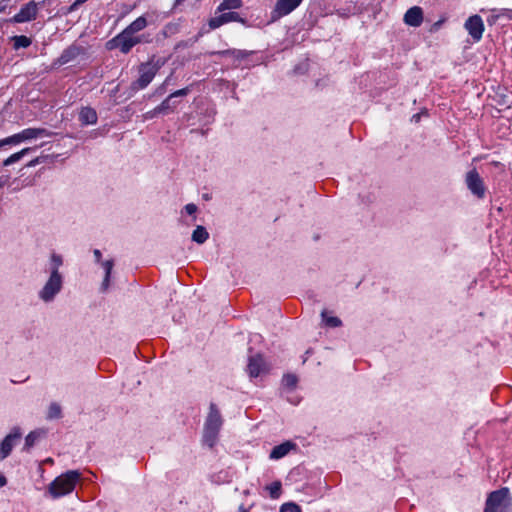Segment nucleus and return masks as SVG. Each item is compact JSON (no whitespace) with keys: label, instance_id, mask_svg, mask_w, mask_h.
<instances>
[{"label":"nucleus","instance_id":"f257e3e1","mask_svg":"<svg viewBox=\"0 0 512 512\" xmlns=\"http://www.w3.org/2000/svg\"><path fill=\"white\" fill-rule=\"evenodd\" d=\"M512 496L507 487L491 492L485 503L484 512H510Z\"/></svg>","mask_w":512,"mask_h":512},{"label":"nucleus","instance_id":"f03ea898","mask_svg":"<svg viewBox=\"0 0 512 512\" xmlns=\"http://www.w3.org/2000/svg\"><path fill=\"white\" fill-rule=\"evenodd\" d=\"M80 474L77 471H68L56 479L49 485V492L53 498L65 496L73 491Z\"/></svg>","mask_w":512,"mask_h":512},{"label":"nucleus","instance_id":"7ed1b4c3","mask_svg":"<svg viewBox=\"0 0 512 512\" xmlns=\"http://www.w3.org/2000/svg\"><path fill=\"white\" fill-rule=\"evenodd\" d=\"M165 64L163 59H150L149 61L140 64L138 79L132 83V88L135 90H142L146 88L154 79L160 68Z\"/></svg>","mask_w":512,"mask_h":512},{"label":"nucleus","instance_id":"20e7f679","mask_svg":"<svg viewBox=\"0 0 512 512\" xmlns=\"http://www.w3.org/2000/svg\"><path fill=\"white\" fill-rule=\"evenodd\" d=\"M222 425V418L221 415L214 403L210 404L209 407V414L205 423L204 427V435L203 439L204 442L209 446L212 447L216 440L219 433V430Z\"/></svg>","mask_w":512,"mask_h":512},{"label":"nucleus","instance_id":"39448f33","mask_svg":"<svg viewBox=\"0 0 512 512\" xmlns=\"http://www.w3.org/2000/svg\"><path fill=\"white\" fill-rule=\"evenodd\" d=\"M141 42L142 38L140 36L131 34L129 31L124 29L113 39L108 41L107 47L109 49L119 48L122 53L127 54L135 45Z\"/></svg>","mask_w":512,"mask_h":512},{"label":"nucleus","instance_id":"423d86ee","mask_svg":"<svg viewBox=\"0 0 512 512\" xmlns=\"http://www.w3.org/2000/svg\"><path fill=\"white\" fill-rule=\"evenodd\" d=\"M62 276L59 271H51V275L44 287L40 291V298L45 302L51 301L54 296L61 290Z\"/></svg>","mask_w":512,"mask_h":512},{"label":"nucleus","instance_id":"0eeeda50","mask_svg":"<svg viewBox=\"0 0 512 512\" xmlns=\"http://www.w3.org/2000/svg\"><path fill=\"white\" fill-rule=\"evenodd\" d=\"M50 136H52V132L44 128H26L16 134L11 135V140L13 141V145H19L26 141Z\"/></svg>","mask_w":512,"mask_h":512},{"label":"nucleus","instance_id":"6e6552de","mask_svg":"<svg viewBox=\"0 0 512 512\" xmlns=\"http://www.w3.org/2000/svg\"><path fill=\"white\" fill-rule=\"evenodd\" d=\"M39 5L40 3H37L35 1L28 2L20 9V11L17 14H15L11 18V22L25 23L35 20L38 15Z\"/></svg>","mask_w":512,"mask_h":512},{"label":"nucleus","instance_id":"1a4fd4ad","mask_svg":"<svg viewBox=\"0 0 512 512\" xmlns=\"http://www.w3.org/2000/svg\"><path fill=\"white\" fill-rule=\"evenodd\" d=\"M303 0H277L271 12L272 20H278L294 11Z\"/></svg>","mask_w":512,"mask_h":512},{"label":"nucleus","instance_id":"9d476101","mask_svg":"<svg viewBox=\"0 0 512 512\" xmlns=\"http://www.w3.org/2000/svg\"><path fill=\"white\" fill-rule=\"evenodd\" d=\"M464 27L475 42H479L481 40L485 26L482 18L479 15L470 16L465 21Z\"/></svg>","mask_w":512,"mask_h":512},{"label":"nucleus","instance_id":"9b49d317","mask_svg":"<svg viewBox=\"0 0 512 512\" xmlns=\"http://www.w3.org/2000/svg\"><path fill=\"white\" fill-rule=\"evenodd\" d=\"M466 185L472 194L477 196L478 198H483L485 195V187L484 183L476 171V169H472L466 175Z\"/></svg>","mask_w":512,"mask_h":512},{"label":"nucleus","instance_id":"f8f14e48","mask_svg":"<svg viewBox=\"0 0 512 512\" xmlns=\"http://www.w3.org/2000/svg\"><path fill=\"white\" fill-rule=\"evenodd\" d=\"M21 437V432L19 430V428H14L10 434H8L4 440L1 442V445H0V454H1V459H4L6 458L10 452L12 451V448L14 446V444L16 443V441H18Z\"/></svg>","mask_w":512,"mask_h":512},{"label":"nucleus","instance_id":"ddd939ff","mask_svg":"<svg viewBox=\"0 0 512 512\" xmlns=\"http://www.w3.org/2000/svg\"><path fill=\"white\" fill-rule=\"evenodd\" d=\"M403 21L411 27H419L423 22V10L419 6H413L404 14Z\"/></svg>","mask_w":512,"mask_h":512},{"label":"nucleus","instance_id":"4468645a","mask_svg":"<svg viewBox=\"0 0 512 512\" xmlns=\"http://www.w3.org/2000/svg\"><path fill=\"white\" fill-rule=\"evenodd\" d=\"M247 371L250 377H258L267 371V365L261 355H255L249 359Z\"/></svg>","mask_w":512,"mask_h":512},{"label":"nucleus","instance_id":"2eb2a0df","mask_svg":"<svg viewBox=\"0 0 512 512\" xmlns=\"http://www.w3.org/2000/svg\"><path fill=\"white\" fill-rule=\"evenodd\" d=\"M229 22H243V20L240 18L239 14L236 12H227L223 13L220 16L213 17L209 20V26L211 29H216L223 24L229 23Z\"/></svg>","mask_w":512,"mask_h":512},{"label":"nucleus","instance_id":"dca6fc26","mask_svg":"<svg viewBox=\"0 0 512 512\" xmlns=\"http://www.w3.org/2000/svg\"><path fill=\"white\" fill-rule=\"evenodd\" d=\"M97 113L90 107H84L79 113V120L83 125H93L97 122Z\"/></svg>","mask_w":512,"mask_h":512},{"label":"nucleus","instance_id":"f3484780","mask_svg":"<svg viewBox=\"0 0 512 512\" xmlns=\"http://www.w3.org/2000/svg\"><path fill=\"white\" fill-rule=\"evenodd\" d=\"M293 447L294 445L290 442H285L280 445H277L270 452V458L275 460L280 459L286 456Z\"/></svg>","mask_w":512,"mask_h":512},{"label":"nucleus","instance_id":"a211bd4d","mask_svg":"<svg viewBox=\"0 0 512 512\" xmlns=\"http://www.w3.org/2000/svg\"><path fill=\"white\" fill-rule=\"evenodd\" d=\"M147 26V20L144 16H140L135 19L130 25H128L125 29L129 31L131 34H136L137 32L143 30Z\"/></svg>","mask_w":512,"mask_h":512},{"label":"nucleus","instance_id":"6ab92c4d","mask_svg":"<svg viewBox=\"0 0 512 512\" xmlns=\"http://www.w3.org/2000/svg\"><path fill=\"white\" fill-rule=\"evenodd\" d=\"M30 151H32V148L26 147L22 150L10 155L8 158H6L3 161V166H10L18 161H20L25 155H27Z\"/></svg>","mask_w":512,"mask_h":512},{"label":"nucleus","instance_id":"aec40b11","mask_svg":"<svg viewBox=\"0 0 512 512\" xmlns=\"http://www.w3.org/2000/svg\"><path fill=\"white\" fill-rule=\"evenodd\" d=\"M208 237L209 233L201 225L197 226L192 233V240L198 244H203L208 239Z\"/></svg>","mask_w":512,"mask_h":512},{"label":"nucleus","instance_id":"412c9836","mask_svg":"<svg viewBox=\"0 0 512 512\" xmlns=\"http://www.w3.org/2000/svg\"><path fill=\"white\" fill-rule=\"evenodd\" d=\"M113 261L112 260H106L104 262H102V267L104 268L105 270V277H104V280H103V283H102V286L104 288V290H106L109 286V281H110V275H111V272H112V269H113Z\"/></svg>","mask_w":512,"mask_h":512},{"label":"nucleus","instance_id":"4be33fe9","mask_svg":"<svg viewBox=\"0 0 512 512\" xmlns=\"http://www.w3.org/2000/svg\"><path fill=\"white\" fill-rule=\"evenodd\" d=\"M241 5V0H223V2L218 6V11L237 9L241 7Z\"/></svg>","mask_w":512,"mask_h":512},{"label":"nucleus","instance_id":"5701e85b","mask_svg":"<svg viewBox=\"0 0 512 512\" xmlns=\"http://www.w3.org/2000/svg\"><path fill=\"white\" fill-rule=\"evenodd\" d=\"M13 42H14L15 49L27 48L31 45V39L24 35L14 36Z\"/></svg>","mask_w":512,"mask_h":512},{"label":"nucleus","instance_id":"b1692460","mask_svg":"<svg viewBox=\"0 0 512 512\" xmlns=\"http://www.w3.org/2000/svg\"><path fill=\"white\" fill-rule=\"evenodd\" d=\"M322 318L325 324L330 327H339L342 324L341 320L338 317L327 316L325 312H322Z\"/></svg>","mask_w":512,"mask_h":512},{"label":"nucleus","instance_id":"393cba45","mask_svg":"<svg viewBox=\"0 0 512 512\" xmlns=\"http://www.w3.org/2000/svg\"><path fill=\"white\" fill-rule=\"evenodd\" d=\"M174 107L171 105V98L168 96L159 106L155 108V113H166L169 110H173Z\"/></svg>","mask_w":512,"mask_h":512},{"label":"nucleus","instance_id":"a878e982","mask_svg":"<svg viewBox=\"0 0 512 512\" xmlns=\"http://www.w3.org/2000/svg\"><path fill=\"white\" fill-rule=\"evenodd\" d=\"M61 415V407L57 403H52L49 406L48 417L50 419L58 418Z\"/></svg>","mask_w":512,"mask_h":512},{"label":"nucleus","instance_id":"bb28decb","mask_svg":"<svg viewBox=\"0 0 512 512\" xmlns=\"http://www.w3.org/2000/svg\"><path fill=\"white\" fill-rule=\"evenodd\" d=\"M269 490V493L272 498H278L281 491V483L280 482H273L271 485L267 487Z\"/></svg>","mask_w":512,"mask_h":512},{"label":"nucleus","instance_id":"cd10ccee","mask_svg":"<svg viewBox=\"0 0 512 512\" xmlns=\"http://www.w3.org/2000/svg\"><path fill=\"white\" fill-rule=\"evenodd\" d=\"M280 512H302L300 507L295 503H285L281 506Z\"/></svg>","mask_w":512,"mask_h":512},{"label":"nucleus","instance_id":"c85d7f7f","mask_svg":"<svg viewBox=\"0 0 512 512\" xmlns=\"http://www.w3.org/2000/svg\"><path fill=\"white\" fill-rule=\"evenodd\" d=\"M62 265V258L59 255L53 254L51 256V271H58Z\"/></svg>","mask_w":512,"mask_h":512},{"label":"nucleus","instance_id":"c756f323","mask_svg":"<svg viewBox=\"0 0 512 512\" xmlns=\"http://www.w3.org/2000/svg\"><path fill=\"white\" fill-rule=\"evenodd\" d=\"M282 381L285 386L293 388L297 383V378L295 375L287 374L283 377Z\"/></svg>","mask_w":512,"mask_h":512},{"label":"nucleus","instance_id":"7c9ffc66","mask_svg":"<svg viewBox=\"0 0 512 512\" xmlns=\"http://www.w3.org/2000/svg\"><path fill=\"white\" fill-rule=\"evenodd\" d=\"M38 436H39L38 432L29 433L25 439V448L29 449L30 447H32L34 445L36 439L38 438Z\"/></svg>","mask_w":512,"mask_h":512},{"label":"nucleus","instance_id":"2f4dec72","mask_svg":"<svg viewBox=\"0 0 512 512\" xmlns=\"http://www.w3.org/2000/svg\"><path fill=\"white\" fill-rule=\"evenodd\" d=\"M184 209L185 212L189 215H195V213L197 212V206L193 203L185 205Z\"/></svg>","mask_w":512,"mask_h":512},{"label":"nucleus","instance_id":"473e14b6","mask_svg":"<svg viewBox=\"0 0 512 512\" xmlns=\"http://www.w3.org/2000/svg\"><path fill=\"white\" fill-rule=\"evenodd\" d=\"M187 93H188V89L187 88H183V89H179V90L173 92L169 96L172 99L173 97L185 96V95H187Z\"/></svg>","mask_w":512,"mask_h":512},{"label":"nucleus","instance_id":"72a5a7b5","mask_svg":"<svg viewBox=\"0 0 512 512\" xmlns=\"http://www.w3.org/2000/svg\"><path fill=\"white\" fill-rule=\"evenodd\" d=\"M44 159L45 157H36L27 164V167H35L36 165L42 163Z\"/></svg>","mask_w":512,"mask_h":512},{"label":"nucleus","instance_id":"f704fd0d","mask_svg":"<svg viewBox=\"0 0 512 512\" xmlns=\"http://www.w3.org/2000/svg\"><path fill=\"white\" fill-rule=\"evenodd\" d=\"M75 51V49H69L67 51H65L62 56H61V60H62V63H66L68 60H69V56Z\"/></svg>","mask_w":512,"mask_h":512},{"label":"nucleus","instance_id":"c9c22d12","mask_svg":"<svg viewBox=\"0 0 512 512\" xmlns=\"http://www.w3.org/2000/svg\"><path fill=\"white\" fill-rule=\"evenodd\" d=\"M10 2H11V0H1L0 1V13L5 12V10L9 6Z\"/></svg>","mask_w":512,"mask_h":512},{"label":"nucleus","instance_id":"e433bc0d","mask_svg":"<svg viewBox=\"0 0 512 512\" xmlns=\"http://www.w3.org/2000/svg\"><path fill=\"white\" fill-rule=\"evenodd\" d=\"M11 139H12L11 136L1 139L0 140V148L5 145H13V141Z\"/></svg>","mask_w":512,"mask_h":512},{"label":"nucleus","instance_id":"4c0bfd02","mask_svg":"<svg viewBox=\"0 0 512 512\" xmlns=\"http://www.w3.org/2000/svg\"><path fill=\"white\" fill-rule=\"evenodd\" d=\"M87 0H75V2L70 6L69 11L75 10L78 6L86 2Z\"/></svg>","mask_w":512,"mask_h":512},{"label":"nucleus","instance_id":"58836bf2","mask_svg":"<svg viewBox=\"0 0 512 512\" xmlns=\"http://www.w3.org/2000/svg\"><path fill=\"white\" fill-rule=\"evenodd\" d=\"M9 181V176L0 177V188L4 187Z\"/></svg>","mask_w":512,"mask_h":512},{"label":"nucleus","instance_id":"ea45409f","mask_svg":"<svg viewBox=\"0 0 512 512\" xmlns=\"http://www.w3.org/2000/svg\"><path fill=\"white\" fill-rule=\"evenodd\" d=\"M93 254H94V257H95L96 261H97V262H100V260H101V256H102V254H101L100 250L95 249V250H94V252H93Z\"/></svg>","mask_w":512,"mask_h":512},{"label":"nucleus","instance_id":"a19ab883","mask_svg":"<svg viewBox=\"0 0 512 512\" xmlns=\"http://www.w3.org/2000/svg\"><path fill=\"white\" fill-rule=\"evenodd\" d=\"M7 483L6 477L0 473V487L5 486Z\"/></svg>","mask_w":512,"mask_h":512}]
</instances>
